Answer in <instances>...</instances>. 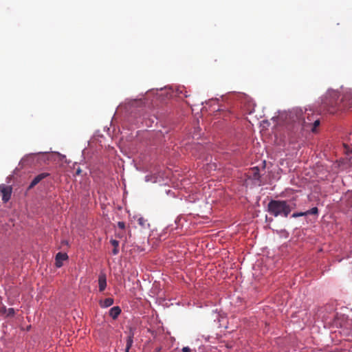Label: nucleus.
I'll return each mask as SVG.
<instances>
[{"mask_svg": "<svg viewBox=\"0 0 352 352\" xmlns=\"http://www.w3.org/2000/svg\"><path fill=\"white\" fill-rule=\"evenodd\" d=\"M289 118L295 125L300 126L302 129H308L313 121L317 117L311 110L306 109L303 111L301 109L296 108L289 112Z\"/></svg>", "mask_w": 352, "mask_h": 352, "instance_id": "1", "label": "nucleus"}, {"mask_svg": "<svg viewBox=\"0 0 352 352\" xmlns=\"http://www.w3.org/2000/svg\"><path fill=\"white\" fill-rule=\"evenodd\" d=\"M339 93L335 90H329L322 99L321 109L329 113L333 114L338 111H343L342 99L339 98Z\"/></svg>", "mask_w": 352, "mask_h": 352, "instance_id": "2", "label": "nucleus"}, {"mask_svg": "<svg viewBox=\"0 0 352 352\" xmlns=\"http://www.w3.org/2000/svg\"><path fill=\"white\" fill-rule=\"evenodd\" d=\"M295 207V204H293V205L291 206L286 200L273 199L267 204V212L275 217L278 216L287 217L290 214L292 209Z\"/></svg>", "mask_w": 352, "mask_h": 352, "instance_id": "3", "label": "nucleus"}, {"mask_svg": "<svg viewBox=\"0 0 352 352\" xmlns=\"http://www.w3.org/2000/svg\"><path fill=\"white\" fill-rule=\"evenodd\" d=\"M343 111L348 110L352 111V93L346 91L342 98Z\"/></svg>", "mask_w": 352, "mask_h": 352, "instance_id": "4", "label": "nucleus"}, {"mask_svg": "<svg viewBox=\"0 0 352 352\" xmlns=\"http://www.w3.org/2000/svg\"><path fill=\"white\" fill-rule=\"evenodd\" d=\"M12 188L10 186H6L5 184L0 185V192L2 195V200L4 203L8 202L12 195Z\"/></svg>", "mask_w": 352, "mask_h": 352, "instance_id": "5", "label": "nucleus"}, {"mask_svg": "<svg viewBox=\"0 0 352 352\" xmlns=\"http://www.w3.org/2000/svg\"><path fill=\"white\" fill-rule=\"evenodd\" d=\"M50 176V174L47 173H42L38 175H36L31 182L28 186V190L33 188L36 185H37L41 181L44 179L45 178Z\"/></svg>", "mask_w": 352, "mask_h": 352, "instance_id": "6", "label": "nucleus"}, {"mask_svg": "<svg viewBox=\"0 0 352 352\" xmlns=\"http://www.w3.org/2000/svg\"><path fill=\"white\" fill-rule=\"evenodd\" d=\"M68 259V255L66 253L58 252L56 255L55 265L56 267H61L63 265V261Z\"/></svg>", "mask_w": 352, "mask_h": 352, "instance_id": "7", "label": "nucleus"}, {"mask_svg": "<svg viewBox=\"0 0 352 352\" xmlns=\"http://www.w3.org/2000/svg\"><path fill=\"white\" fill-rule=\"evenodd\" d=\"M107 287V276L105 273L100 272L98 276V287L100 292H103Z\"/></svg>", "mask_w": 352, "mask_h": 352, "instance_id": "8", "label": "nucleus"}, {"mask_svg": "<svg viewBox=\"0 0 352 352\" xmlns=\"http://www.w3.org/2000/svg\"><path fill=\"white\" fill-rule=\"evenodd\" d=\"M121 313V309L118 306L113 307L109 310V316L113 319H116Z\"/></svg>", "mask_w": 352, "mask_h": 352, "instance_id": "9", "label": "nucleus"}, {"mask_svg": "<svg viewBox=\"0 0 352 352\" xmlns=\"http://www.w3.org/2000/svg\"><path fill=\"white\" fill-rule=\"evenodd\" d=\"M113 299L111 298H105L103 301L100 302V305L102 307L107 308L113 304Z\"/></svg>", "mask_w": 352, "mask_h": 352, "instance_id": "10", "label": "nucleus"}, {"mask_svg": "<svg viewBox=\"0 0 352 352\" xmlns=\"http://www.w3.org/2000/svg\"><path fill=\"white\" fill-rule=\"evenodd\" d=\"M110 243L113 246V249L112 250L113 254L117 255L119 252V250H118L119 241L116 239H111Z\"/></svg>", "mask_w": 352, "mask_h": 352, "instance_id": "11", "label": "nucleus"}, {"mask_svg": "<svg viewBox=\"0 0 352 352\" xmlns=\"http://www.w3.org/2000/svg\"><path fill=\"white\" fill-rule=\"evenodd\" d=\"M250 177L254 179H258L260 178L259 169L258 167H254L250 173Z\"/></svg>", "mask_w": 352, "mask_h": 352, "instance_id": "12", "label": "nucleus"}, {"mask_svg": "<svg viewBox=\"0 0 352 352\" xmlns=\"http://www.w3.org/2000/svg\"><path fill=\"white\" fill-rule=\"evenodd\" d=\"M320 125V120L317 117L313 121L312 124L309 126L308 129H310L312 132L316 131V128Z\"/></svg>", "mask_w": 352, "mask_h": 352, "instance_id": "13", "label": "nucleus"}, {"mask_svg": "<svg viewBox=\"0 0 352 352\" xmlns=\"http://www.w3.org/2000/svg\"><path fill=\"white\" fill-rule=\"evenodd\" d=\"M138 223L142 228H146L149 226L147 220L142 217L138 218Z\"/></svg>", "mask_w": 352, "mask_h": 352, "instance_id": "14", "label": "nucleus"}, {"mask_svg": "<svg viewBox=\"0 0 352 352\" xmlns=\"http://www.w3.org/2000/svg\"><path fill=\"white\" fill-rule=\"evenodd\" d=\"M133 334H131L129 336H128L126 340V349H130L132 346L133 342Z\"/></svg>", "mask_w": 352, "mask_h": 352, "instance_id": "15", "label": "nucleus"}, {"mask_svg": "<svg viewBox=\"0 0 352 352\" xmlns=\"http://www.w3.org/2000/svg\"><path fill=\"white\" fill-rule=\"evenodd\" d=\"M306 216L309 214H317L318 213V209L317 207H314L311 209L305 212Z\"/></svg>", "mask_w": 352, "mask_h": 352, "instance_id": "16", "label": "nucleus"}, {"mask_svg": "<svg viewBox=\"0 0 352 352\" xmlns=\"http://www.w3.org/2000/svg\"><path fill=\"white\" fill-rule=\"evenodd\" d=\"M302 216H306L305 212H294V213L292 214V217L297 218L298 217H302Z\"/></svg>", "mask_w": 352, "mask_h": 352, "instance_id": "17", "label": "nucleus"}, {"mask_svg": "<svg viewBox=\"0 0 352 352\" xmlns=\"http://www.w3.org/2000/svg\"><path fill=\"white\" fill-rule=\"evenodd\" d=\"M8 316H12L14 314V309L13 308H9L7 309V312L6 314Z\"/></svg>", "mask_w": 352, "mask_h": 352, "instance_id": "18", "label": "nucleus"}, {"mask_svg": "<svg viewBox=\"0 0 352 352\" xmlns=\"http://www.w3.org/2000/svg\"><path fill=\"white\" fill-rule=\"evenodd\" d=\"M118 226L121 230H124L125 228V223L123 221H118Z\"/></svg>", "mask_w": 352, "mask_h": 352, "instance_id": "19", "label": "nucleus"}, {"mask_svg": "<svg viewBox=\"0 0 352 352\" xmlns=\"http://www.w3.org/2000/svg\"><path fill=\"white\" fill-rule=\"evenodd\" d=\"M7 312V309L5 306H1L0 307V314H6Z\"/></svg>", "mask_w": 352, "mask_h": 352, "instance_id": "20", "label": "nucleus"}, {"mask_svg": "<svg viewBox=\"0 0 352 352\" xmlns=\"http://www.w3.org/2000/svg\"><path fill=\"white\" fill-rule=\"evenodd\" d=\"M61 248L64 246H69V242L67 240H62L60 242Z\"/></svg>", "mask_w": 352, "mask_h": 352, "instance_id": "21", "label": "nucleus"}, {"mask_svg": "<svg viewBox=\"0 0 352 352\" xmlns=\"http://www.w3.org/2000/svg\"><path fill=\"white\" fill-rule=\"evenodd\" d=\"M183 352H191V349L188 346H184L182 349Z\"/></svg>", "mask_w": 352, "mask_h": 352, "instance_id": "22", "label": "nucleus"}, {"mask_svg": "<svg viewBox=\"0 0 352 352\" xmlns=\"http://www.w3.org/2000/svg\"><path fill=\"white\" fill-rule=\"evenodd\" d=\"M80 173H81V170H80V168H78L76 170V175H80Z\"/></svg>", "mask_w": 352, "mask_h": 352, "instance_id": "23", "label": "nucleus"}, {"mask_svg": "<svg viewBox=\"0 0 352 352\" xmlns=\"http://www.w3.org/2000/svg\"><path fill=\"white\" fill-rule=\"evenodd\" d=\"M125 352H129V349H125Z\"/></svg>", "mask_w": 352, "mask_h": 352, "instance_id": "24", "label": "nucleus"}]
</instances>
